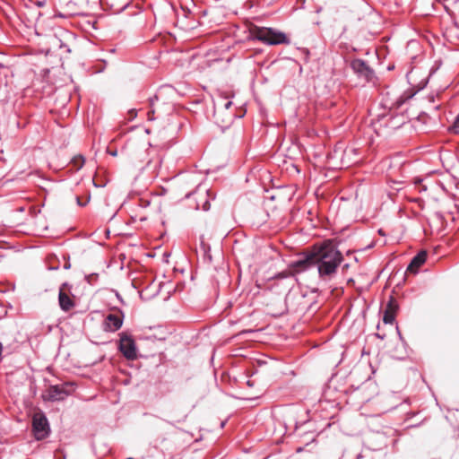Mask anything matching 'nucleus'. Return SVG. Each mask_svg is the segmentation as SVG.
<instances>
[{
	"label": "nucleus",
	"instance_id": "ddd939ff",
	"mask_svg": "<svg viewBox=\"0 0 459 459\" xmlns=\"http://www.w3.org/2000/svg\"><path fill=\"white\" fill-rule=\"evenodd\" d=\"M395 315L391 310H385L383 316V321L385 324H393L394 321Z\"/></svg>",
	"mask_w": 459,
	"mask_h": 459
},
{
	"label": "nucleus",
	"instance_id": "dca6fc26",
	"mask_svg": "<svg viewBox=\"0 0 459 459\" xmlns=\"http://www.w3.org/2000/svg\"><path fill=\"white\" fill-rule=\"evenodd\" d=\"M293 274L294 273H292V270L290 269L287 272L279 273L277 275V278L282 279V278H286V277H289L290 275H293Z\"/></svg>",
	"mask_w": 459,
	"mask_h": 459
},
{
	"label": "nucleus",
	"instance_id": "393cba45",
	"mask_svg": "<svg viewBox=\"0 0 459 459\" xmlns=\"http://www.w3.org/2000/svg\"><path fill=\"white\" fill-rule=\"evenodd\" d=\"M415 183L416 184H420L421 183V179H418Z\"/></svg>",
	"mask_w": 459,
	"mask_h": 459
},
{
	"label": "nucleus",
	"instance_id": "a211bd4d",
	"mask_svg": "<svg viewBox=\"0 0 459 459\" xmlns=\"http://www.w3.org/2000/svg\"><path fill=\"white\" fill-rule=\"evenodd\" d=\"M232 105V102L230 100H227L225 101V103L223 104V107L225 109H229Z\"/></svg>",
	"mask_w": 459,
	"mask_h": 459
},
{
	"label": "nucleus",
	"instance_id": "20e7f679",
	"mask_svg": "<svg viewBox=\"0 0 459 459\" xmlns=\"http://www.w3.org/2000/svg\"><path fill=\"white\" fill-rule=\"evenodd\" d=\"M119 339V351L127 359H134L137 357V349L134 338L126 333H121Z\"/></svg>",
	"mask_w": 459,
	"mask_h": 459
},
{
	"label": "nucleus",
	"instance_id": "f03ea898",
	"mask_svg": "<svg viewBox=\"0 0 459 459\" xmlns=\"http://www.w3.org/2000/svg\"><path fill=\"white\" fill-rule=\"evenodd\" d=\"M250 37L267 45H288L290 43L285 33L266 27H252L250 29Z\"/></svg>",
	"mask_w": 459,
	"mask_h": 459
},
{
	"label": "nucleus",
	"instance_id": "1a4fd4ad",
	"mask_svg": "<svg viewBox=\"0 0 459 459\" xmlns=\"http://www.w3.org/2000/svg\"><path fill=\"white\" fill-rule=\"evenodd\" d=\"M66 287V283H64L59 290L58 302L62 310L67 312L74 307V300L66 294L64 288Z\"/></svg>",
	"mask_w": 459,
	"mask_h": 459
},
{
	"label": "nucleus",
	"instance_id": "4468645a",
	"mask_svg": "<svg viewBox=\"0 0 459 459\" xmlns=\"http://www.w3.org/2000/svg\"><path fill=\"white\" fill-rule=\"evenodd\" d=\"M449 131L453 134H459V114L456 116L453 125L449 126Z\"/></svg>",
	"mask_w": 459,
	"mask_h": 459
},
{
	"label": "nucleus",
	"instance_id": "412c9836",
	"mask_svg": "<svg viewBox=\"0 0 459 459\" xmlns=\"http://www.w3.org/2000/svg\"><path fill=\"white\" fill-rule=\"evenodd\" d=\"M403 103V100H397V105H398V106H401Z\"/></svg>",
	"mask_w": 459,
	"mask_h": 459
},
{
	"label": "nucleus",
	"instance_id": "6e6552de",
	"mask_svg": "<svg viewBox=\"0 0 459 459\" xmlns=\"http://www.w3.org/2000/svg\"><path fill=\"white\" fill-rule=\"evenodd\" d=\"M314 250L305 255L303 258H300L295 262H292L289 268L292 270V273H299L307 270L308 268L314 266Z\"/></svg>",
	"mask_w": 459,
	"mask_h": 459
},
{
	"label": "nucleus",
	"instance_id": "f3484780",
	"mask_svg": "<svg viewBox=\"0 0 459 459\" xmlns=\"http://www.w3.org/2000/svg\"><path fill=\"white\" fill-rule=\"evenodd\" d=\"M210 209V203L208 201H205L203 204V210L208 211Z\"/></svg>",
	"mask_w": 459,
	"mask_h": 459
},
{
	"label": "nucleus",
	"instance_id": "f8f14e48",
	"mask_svg": "<svg viewBox=\"0 0 459 459\" xmlns=\"http://www.w3.org/2000/svg\"><path fill=\"white\" fill-rule=\"evenodd\" d=\"M85 163V160H84V157L82 156V155H78V156H74L72 160H71V164L72 166L76 169V170H79L80 169L82 168V166L84 165Z\"/></svg>",
	"mask_w": 459,
	"mask_h": 459
},
{
	"label": "nucleus",
	"instance_id": "2eb2a0df",
	"mask_svg": "<svg viewBox=\"0 0 459 459\" xmlns=\"http://www.w3.org/2000/svg\"><path fill=\"white\" fill-rule=\"evenodd\" d=\"M385 310H391L395 315L396 310H397V305L394 304V301L393 300V299L388 302Z\"/></svg>",
	"mask_w": 459,
	"mask_h": 459
},
{
	"label": "nucleus",
	"instance_id": "9d476101",
	"mask_svg": "<svg viewBox=\"0 0 459 459\" xmlns=\"http://www.w3.org/2000/svg\"><path fill=\"white\" fill-rule=\"evenodd\" d=\"M427 258V252L420 251L411 261L407 267V271L416 273L418 269L425 263Z\"/></svg>",
	"mask_w": 459,
	"mask_h": 459
},
{
	"label": "nucleus",
	"instance_id": "9b49d317",
	"mask_svg": "<svg viewBox=\"0 0 459 459\" xmlns=\"http://www.w3.org/2000/svg\"><path fill=\"white\" fill-rule=\"evenodd\" d=\"M159 100V95L156 94L154 95L152 98H150L149 100V102H150V110L148 111V120L150 121H152L155 119L154 117V113H155V109H154V103Z\"/></svg>",
	"mask_w": 459,
	"mask_h": 459
},
{
	"label": "nucleus",
	"instance_id": "b1692460",
	"mask_svg": "<svg viewBox=\"0 0 459 459\" xmlns=\"http://www.w3.org/2000/svg\"><path fill=\"white\" fill-rule=\"evenodd\" d=\"M234 117V115H231L230 119H229V123H231V120H232V117Z\"/></svg>",
	"mask_w": 459,
	"mask_h": 459
},
{
	"label": "nucleus",
	"instance_id": "7ed1b4c3",
	"mask_svg": "<svg viewBox=\"0 0 459 459\" xmlns=\"http://www.w3.org/2000/svg\"><path fill=\"white\" fill-rule=\"evenodd\" d=\"M32 431L37 440H42L49 435L48 420L42 411L34 413L32 417Z\"/></svg>",
	"mask_w": 459,
	"mask_h": 459
},
{
	"label": "nucleus",
	"instance_id": "f257e3e1",
	"mask_svg": "<svg viewBox=\"0 0 459 459\" xmlns=\"http://www.w3.org/2000/svg\"><path fill=\"white\" fill-rule=\"evenodd\" d=\"M342 260V253L331 242L323 243L314 248V264L317 266L319 278L323 281H329L335 276Z\"/></svg>",
	"mask_w": 459,
	"mask_h": 459
},
{
	"label": "nucleus",
	"instance_id": "6ab92c4d",
	"mask_svg": "<svg viewBox=\"0 0 459 459\" xmlns=\"http://www.w3.org/2000/svg\"><path fill=\"white\" fill-rule=\"evenodd\" d=\"M129 113H130V115H131V117H134L136 116V112H135V110H134V109H133V110H130V112H129Z\"/></svg>",
	"mask_w": 459,
	"mask_h": 459
},
{
	"label": "nucleus",
	"instance_id": "4be33fe9",
	"mask_svg": "<svg viewBox=\"0 0 459 459\" xmlns=\"http://www.w3.org/2000/svg\"><path fill=\"white\" fill-rule=\"evenodd\" d=\"M77 201H78V204H79V205H82V206L85 205V203H84V204H82L79 198H77Z\"/></svg>",
	"mask_w": 459,
	"mask_h": 459
},
{
	"label": "nucleus",
	"instance_id": "39448f33",
	"mask_svg": "<svg viewBox=\"0 0 459 459\" xmlns=\"http://www.w3.org/2000/svg\"><path fill=\"white\" fill-rule=\"evenodd\" d=\"M351 67L359 78L364 79L366 82H371L375 77L374 71L362 59L352 60Z\"/></svg>",
	"mask_w": 459,
	"mask_h": 459
},
{
	"label": "nucleus",
	"instance_id": "423d86ee",
	"mask_svg": "<svg viewBox=\"0 0 459 459\" xmlns=\"http://www.w3.org/2000/svg\"><path fill=\"white\" fill-rule=\"evenodd\" d=\"M69 394L66 390V385H50L43 394L42 397L45 401H62Z\"/></svg>",
	"mask_w": 459,
	"mask_h": 459
},
{
	"label": "nucleus",
	"instance_id": "aec40b11",
	"mask_svg": "<svg viewBox=\"0 0 459 459\" xmlns=\"http://www.w3.org/2000/svg\"><path fill=\"white\" fill-rule=\"evenodd\" d=\"M38 4V6H40V7H41V6H43L45 4H44V2H38V4Z\"/></svg>",
	"mask_w": 459,
	"mask_h": 459
},
{
	"label": "nucleus",
	"instance_id": "5701e85b",
	"mask_svg": "<svg viewBox=\"0 0 459 459\" xmlns=\"http://www.w3.org/2000/svg\"><path fill=\"white\" fill-rule=\"evenodd\" d=\"M109 153H110L112 156H116V155H117V151H115V152H110Z\"/></svg>",
	"mask_w": 459,
	"mask_h": 459
},
{
	"label": "nucleus",
	"instance_id": "0eeeda50",
	"mask_svg": "<svg viewBox=\"0 0 459 459\" xmlns=\"http://www.w3.org/2000/svg\"><path fill=\"white\" fill-rule=\"evenodd\" d=\"M123 324V315L121 311L110 313L106 316L103 322V329L107 332L117 331Z\"/></svg>",
	"mask_w": 459,
	"mask_h": 459
}]
</instances>
